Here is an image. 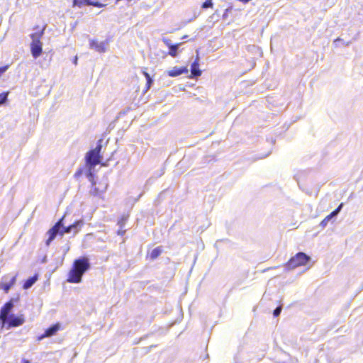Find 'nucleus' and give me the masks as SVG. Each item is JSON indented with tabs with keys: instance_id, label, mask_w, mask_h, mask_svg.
<instances>
[{
	"instance_id": "obj_1",
	"label": "nucleus",
	"mask_w": 363,
	"mask_h": 363,
	"mask_svg": "<svg viewBox=\"0 0 363 363\" xmlns=\"http://www.w3.org/2000/svg\"><path fill=\"white\" fill-rule=\"evenodd\" d=\"M91 267L89 259L86 257H80L76 259L69 272L67 281L69 283H80L84 274Z\"/></svg>"
},
{
	"instance_id": "obj_2",
	"label": "nucleus",
	"mask_w": 363,
	"mask_h": 363,
	"mask_svg": "<svg viewBox=\"0 0 363 363\" xmlns=\"http://www.w3.org/2000/svg\"><path fill=\"white\" fill-rule=\"evenodd\" d=\"M64 217L60 218L55 225L51 228L47 233L48 238L45 241L47 246H49L51 242L56 238L57 234L63 235L64 234L70 233L69 226H64Z\"/></svg>"
},
{
	"instance_id": "obj_3",
	"label": "nucleus",
	"mask_w": 363,
	"mask_h": 363,
	"mask_svg": "<svg viewBox=\"0 0 363 363\" xmlns=\"http://www.w3.org/2000/svg\"><path fill=\"white\" fill-rule=\"evenodd\" d=\"M101 157L100 155L92 153L91 151H89L86 155V164L88 169L86 171V176L89 182L93 181V169L95 166L100 163Z\"/></svg>"
},
{
	"instance_id": "obj_4",
	"label": "nucleus",
	"mask_w": 363,
	"mask_h": 363,
	"mask_svg": "<svg viewBox=\"0 0 363 363\" xmlns=\"http://www.w3.org/2000/svg\"><path fill=\"white\" fill-rule=\"evenodd\" d=\"M44 29L45 28L40 32L30 34V38L32 39V43L30 44V51L34 58L38 57L42 53L43 43L40 41V38L44 33Z\"/></svg>"
},
{
	"instance_id": "obj_5",
	"label": "nucleus",
	"mask_w": 363,
	"mask_h": 363,
	"mask_svg": "<svg viewBox=\"0 0 363 363\" xmlns=\"http://www.w3.org/2000/svg\"><path fill=\"white\" fill-rule=\"evenodd\" d=\"M310 260L311 257L308 255L300 252L289 259L286 264V267L289 269H294L299 266L306 265Z\"/></svg>"
},
{
	"instance_id": "obj_6",
	"label": "nucleus",
	"mask_w": 363,
	"mask_h": 363,
	"mask_svg": "<svg viewBox=\"0 0 363 363\" xmlns=\"http://www.w3.org/2000/svg\"><path fill=\"white\" fill-rule=\"evenodd\" d=\"M24 318L23 315L16 316L14 314H11L10 316L2 320L3 324L7 323L8 328L12 327H17L24 323Z\"/></svg>"
},
{
	"instance_id": "obj_7",
	"label": "nucleus",
	"mask_w": 363,
	"mask_h": 363,
	"mask_svg": "<svg viewBox=\"0 0 363 363\" xmlns=\"http://www.w3.org/2000/svg\"><path fill=\"white\" fill-rule=\"evenodd\" d=\"M16 281V275L10 276L6 275L2 277L0 282V288L2 289L6 293L13 286Z\"/></svg>"
},
{
	"instance_id": "obj_8",
	"label": "nucleus",
	"mask_w": 363,
	"mask_h": 363,
	"mask_svg": "<svg viewBox=\"0 0 363 363\" xmlns=\"http://www.w3.org/2000/svg\"><path fill=\"white\" fill-rule=\"evenodd\" d=\"M108 44V43L107 40L98 42L94 39L89 40V48L100 53H104L106 51Z\"/></svg>"
},
{
	"instance_id": "obj_9",
	"label": "nucleus",
	"mask_w": 363,
	"mask_h": 363,
	"mask_svg": "<svg viewBox=\"0 0 363 363\" xmlns=\"http://www.w3.org/2000/svg\"><path fill=\"white\" fill-rule=\"evenodd\" d=\"M343 207V203H341L338 207L334 210L333 211H332L329 215H328L320 223V226L322 228H324L327 226L328 222H330L333 218H335L338 214L340 212V211L342 210Z\"/></svg>"
},
{
	"instance_id": "obj_10",
	"label": "nucleus",
	"mask_w": 363,
	"mask_h": 363,
	"mask_svg": "<svg viewBox=\"0 0 363 363\" xmlns=\"http://www.w3.org/2000/svg\"><path fill=\"white\" fill-rule=\"evenodd\" d=\"M13 308V303L12 301H9L4 305L0 311V320L1 321L5 320L6 318L11 315L10 314V313L12 311Z\"/></svg>"
},
{
	"instance_id": "obj_11",
	"label": "nucleus",
	"mask_w": 363,
	"mask_h": 363,
	"mask_svg": "<svg viewBox=\"0 0 363 363\" xmlns=\"http://www.w3.org/2000/svg\"><path fill=\"white\" fill-rule=\"evenodd\" d=\"M91 182L92 184L91 189L90 190L91 194H92L94 196H100L101 194H103L106 190L108 184L106 183V179L104 181L103 186H101V188H99L96 186V184L94 182V178H93V181Z\"/></svg>"
},
{
	"instance_id": "obj_12",
	"label": "nucleus",
	"mask_w": 363,
	"mask_h": 363,
	"mask_svg": "<svg viewBox=\"0 0 363 363\" xmlns=\"http://www.w3.org/2000/svg\"><path fill=\"white\" fill-rule=\"evenodd\" d=\"M59 329H60L59 324L52 325L50 327H49L47 330H45V333L42 335H40L38 337V340L39 341H40L43 339H44L45 337H51V336L55 335L56 333L59 330Z\"/></svg>"
},
{
	"instance_id": "obj_13",
	"label": "nucleus",
	"mask_w": 363,
	"mask_h": 363,
	"mask_svg": "<svg viewBox=\"0 0 363 363\" xmlns=\"http://www.w3.org/2000/svg\"><path fill=\"white\" fill-rule=\"evenodd\" d=\"M188 72V69L186 67H174L172 69L167 71V74L169 77H175L182 74H187Z\"/></svg>"
},
{
	"instance_id": "obj_14",
	"label": "nucleus",
	"mask_w": 363,
	"mask_h": 363,
	"mask_svg": "<svg viewBox=\"0 0 363 363\" xmlns=\"http://www.w3.org/2000/svg\"><path fill=\"white\" fill-rule=\"evenodd\" d=\"M199 57L197 55L196 58L195 59L194 62L191 65V77H197L201 76V71L199 69Z\"/></svg>"
},
{
	"instance_id": "obj_15",
	"label": "nucleus",
	"mask_w": 363,
	"mask_h": 363,
	"mask_svg": "<svg viewBox=\"0 0 363 363\" xmlns=\"http://www.w3.org/2000/svg\"><path fill=\"white\" fill-rule=\"evenodd\" d=\"M84 222L82 220L75 221L73 224L69 225L71 233L73 231L76 234L83 226Z\"/></svg>"
},
{
	"instance_id": "obj_16",
	"label": "nucleus",
	"mask_w": 363,
	"mask_h": 363,
	"mask_svg": "<svg viewBox=\"0 0 363 363\" xmlns=\"http://www.w3.org/2000/svg\"><path fill=\"white\" fill-rule=\"evenodd\" d=\"M182 45V43L174 44V45H171V48H169L168 54L172 57H176L178 55V50L180 46Z\"/></svg>"
},
{
	"instance_id": "obj_17",
	"label": "nucleus",
	"mask_w": 363,
	"mask_h": 363,
	"mask_svg": "<svg viewBox=\"0 0 363 363\" xmlns=\"http://www.w3.org/2000/svg\"><path fill=\"white\" fill-rule=\"evenodd\" d=\"M38 277L37 275H35L33 277H31L28 278L23 284V289H30L37 281Z\"/></svg>"
},
{
	"instance_id": "obj_18",
	"label": "nucleus",
	"mask_w": 363,
	"mask_h": 363,
	"mask_svg": "<svg viewBox=\"0 0 363 363\" xmlns=\"http://www.w3.org/2000/svg\"><path fill=\"white\" fill-rule=\"evenodd\" d=\"M162 247H155L151 251V252L150 254V257L151 259H155L162 254Z\"/></svg>"
},
{
	"instance_id": "obj_19",
	"label": "nucleus",
	"mask_w": 363,
	"mask_h": 363,
	"mask_svg": "<svg viewBox=\"0 0 363 363\" xmlns=\"http://www.w3.org/2000/svg\"><path fill=\"white\" fill-rule=\"evenodd\" d=\"M102 143H103L102 139H100L98 140L96 147L94 149L91 150V154L95 152L96 154L100 155V152L102 148Z\"/></svg>"
},
{
	"instance_id": "obj_20",
	"label": "nucleus",
	"mask_w": 363,
	"mask_h": 363,
	"mask_svg": "<svg viewBox=\"0 0 363 363\" xmlns=\"http://www.w3.org/2000/svg\"><path fill=\"white\" fill-rule=\"evenodd\" d=\"M89 0H73V6L82 7L86 4L89 6Z\"/></svg>"
},
{
	"instance_id": "obj_21",
	"label": "nucleus",
	"mask_w": 363,
	"mask_h": 363,
	"mask_svg": "<svg viewBox=\"0 0 363 363\" xmlns=\"http://www.w3.org/2000/svg\"><path fill=\"white\" fill-rule=\"evenodd\" d=\"M144 73V75L146 78V80H147V89H149L151 86V84H152V78L150 77V74L145 72H143Z\"/></svg>"
},
{
	"instance_id": "obj_22",
	"label": "nucleus",
	"mask_w": 363,
	"mask_h": 363,
	"mask_svg": "<svg viewBox=\"0 0 363 363\" xmlns=\"http://www.w3.org/2000/svg\"><path fill=\"white\" fill-rule=\"evenodd\" d=\"M8 94L9 92H3L0 94V105L4 104L6 101Z\"/></svg>"
},
{
	"instance_id": "obj_23",
	"label": "nucleus",
	"mask_w": 363,
	"mask_h": 363,
	"mask_svg": "<svg viewBox=\"0 0 363 363\" xmlns=\"http://www.w3.org/2000/svg\"><path fill=\"white\" fill-rule=\"evenodd\" d=\"M213 5V3L212 0H206L202 4V8H203V9L212 8Z\"/></svg>"
},
{
	"instance_id": "obj_24",
	"label": "nucleus",
	"mask_w": 363,
	"mask_h": 363,
	"mask_svg": "<svg viewBox=\"0 0 363 363\" xmlns=\"http://www.w3.org/2000/svg\"><path fill=\"white\" fill-rule=\"evenodd\" d=\"M89 6H94L96 7L101 8L104 7L105 5L99 2L98 1H91V0H89Z\"/></svg>"
},
{
	"instance_id": "obj_25",
	"label": "nucleus",
	"mask_w": 363,
	"mask_h": 363,
	"mask_svg": "<svg viewBox=\"0 0 363 363\" xmlns=\"http://www.w3.org/2000/svg\"><path fill=\"white\" fill-rule=\"evenodd\" d=\"M281 310H282V307L281 306H277L273 311V315L274 317H277L280 315L281 312Z\"/></svg>"
},
{
	"instance_id": "obj_26",
	"label": "nucleus",
	"mask_w": 363,
	"mask_h": 363,
	"mask_svg": "<svg viewBox=\"0 0 363 363\" xmlns=\"http://www.w3.org/2000/svg\"><path fill=\"white\" fill-rule=\"evenodd\" d=\"M162 42L169 48H171V45H174V44H172L171 40L168 38H163Z\"/></svg>"
},
{
	"instance_id": "obj_27",
	"label": "nucleus",
	"mask_w": 363,
	"mask_h": 363,
	"mask_svg": "<svg viewBox=\"0 0 363 363\" xmlns=\"http://www.w3.org/2000/svg\"><path fill=\"white\" fill-rule=\"evenodd\" d=\"M9 65H5L4 67H0V77L5 72L7 71V69H9Z\"/></svg>"
},
{
	"instance_id": "obj_28",
	"label": "nucleus",
	"mask_w": 363,
	"mask_h": 363,
	"mask_svg": "<svg viewBox=\"0 0 363 363\" xmlns=\"http://www.w3.org/2000/svg\"><path fill=\"white\" fill-rule=\"evenodd\" d=\"M126 218H122L121 220L118 221V224L120 225V228H122L124 225Z\"/></svg>"
},
{
	"instance_id": "obj_29",
	"label": "nucleus",
	"mask_w": 363,
	"mask_h": 363,
	"mask_svg": "<svg viewBox=\"0 0 363 363\" xmlns=\"http://www.w3.org/2000/svg\"><path fill=\"white\" fill-rule=\"evenodd\" d=\"M82 174V171L79 170L77 172H76L75 176H79Z\"/></svg>"
},
{
	"instance_id": "obj_30",
	"label": "nucleus",
	"mask_w": 363,
	"mask_h": 363,
	"mask_svg": "<svg viewBox=\"0 0 363 363\" xmlns=\"http://www.w3.org/2000/svg\"><path fill=\"white\" fill-rule=\"evenodd\" d=\"M103 183H104V182H99V185L97 186L99 188H101V186H103Z\"/></svg>"
},
{
	"instance_id": "obj_31",
	"label": "nucleus",
	"mask_w": 363,
	"mask_h": 363,
	"mask_svg": "<svg viewBox=\"0 0 363 363\" xmlns=\"http://www.w3.org/2000/svg\"><path fill=\"white\" fill-rule=\"evenodd\" d=\"M23 363H30L28 360H24Z\"/></svg>"
},
{
	"instance_id": "obj_32",
	"label": "nucleus",
	"mask_w": 363,
	"mask_h": 363,
	"mask_svg": "<svg viewBox=\"0 0 363 363\" xmlns=\"http://www.w3.org/2000/svg\"><path fill=\"white\" fill-rule=\"evenodd\" d=\"M187 38V35H184L182 37V39H186Z\"/></svg>"
},
{
	"instance_id": "obj_33",
	"label": "nucleus",
	"mask_w": 363,
	"mask_h": 363,
	"mask_svg": "<svg viewBox=\"0 0 363 363\" xmlns=\"http://www.w3.org/2000/svg\"><path fill=\"white\" fill-rule=\"evenodd\" d=\"M338 40H340V38H337V39L335 40V42H337V41H338Z\"/></svg>"
},
{
	"instance_id": "obj_34",
	"label": "nucleus",
	"mask_w": 363,
	"mask_h": 363,
	"mask_svg": "<svg viewBox=\"0 0 363 363\" xmlns=\"http://www.w3.org/2000/svg\"><path fill=\"white\" fill-rule=\"evenodd\" d=\"M77 59L76 58L75 60H74V63L75 64L77 63Z\"/></svg>"
},
{
	"instance_id": "obj_35",
	"label": "nucleus",
	"mask_w": 363,
	"mask_h": 363,
	"mask_svg": "<svg viewBox=\"0 0 363 363\" xmlns=\"http://www.w3.org/2000/svg\"><path fill=\"white\" fill-rule=\"evenodd\" d=\"M123 232H121V234H123ZM118 234H121V231L118 232Z\"/></svg>"
}]
</instances>
